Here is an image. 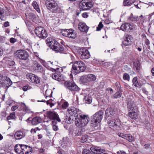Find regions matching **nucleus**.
I'll use <instances>...</instances> for the list:
<instances>
[{"label": "nucleus", "instance_id": "nucleus-1", "mask_svg": "<svg viewBox=\"0 0 154 154\" xmlns=\"http://www.w3.org/2000/svg\"><path fill=\"white\" fill-rule=\"evenodd\" d=\"M85 69V65L83 62L81 61H75L72 66L71 74L75 75L77 73L83 72Z\"/></svg>", "mask_w": 154, "mask_h": 154}, {"label": "nucleus", "instance_id": "nucleus-2", "mask_svg": "<svg viewBox=\"0 0 154 154\" xmlns=\"http://www.w3.org/2000/svg\"><path fill=\"white\" fill-rule=\"evenodd\" d=\"M103 112L102 110H99L92 116L91 122V125L95 129L99 125L103 118Z\"/></svg>", "mask_w": 154, "mask_h": 154}, {"label": "nucleus", "instance_id": "nucleus-3", "mask_svg": "<svg viewBox=\"0 0 154 154\" xmlns=\"http://www.w3.org/2000/svg\"><path fill=\"white\" fill-rule=\"evenodd\" d=\"M47 41L51 48L56 52H61L63 51V47L54 39L48 38L47 39Z\"/></svg>", "mask_w": 154, "mask_h": 154}, {"label": "nucleus", "instance_id": "nucleus-4", "mask_svg": "<svg viewBox=\"0 0 154 154\" xmlns=\"http://www.w3.org/2000/svg\"><path fill=\"white\" fill-rule=\"evenodd\" d=\"M75 119V124L79 128L83 127L87 125L89 120V117L85 115H80L79 117L77 116Z\"/></svg>", "mask_w": 154, "mask_h": 154}, {"label": "nucleus", "instance_id": "nucleus-5", "mask_svg": "<svg viewBox=\"0 0 154 154\" xmlns=\"http://www.w3.org/2000/svg\"><path fill=\"white\" fill-rule=\"evenodd\" d=\"M45 4L47 9L52 12H56L58 9V4L54 0H46Z\"/></svg>", "mask_w": 154, "mask_h": 154}, {"label": "nucleus", "instance_id": "nucleus-6", "mask_svg": "<svg viewBox=\"0 0 154 154\" xmlns=\"http://www.w3.org/2000/svg\"><path fill=\"white\" fill-rule=\"evenodd\" d=\"M15 56L21 60H26L28 59L29 54L26 50L20 49L17 50L15 53Z\"/></svg>", "mask_w": 154, "mask_h": 154}, {"label": "nucleus", "instance_id": "nucleus-7", "mask_svg": "<svg viewBox=\"0 0 154 154\" xmlns=\"http://www.w3.org/2000/svg\"><path fill=\"white\" fill-rule=\"evenodd\" d=\"M35 32L39 38H45L47 37L48 33L45 29L42 26H38L35 29Z\"/></svg>", "mask_w": 154, "mask_h": 154}, {"label": "nucleus", "instance_id": "nucleus-8", "mask_svg": "<svg viewBox=\"0 0 154 154\" xmlns=\"http://www.w3.org/2000/svg\"><path fill=\"white\" fill-rule=\"evenodd\" d=\"M12 83L10 79L5 76H2L1 79V85L6 89L8 88L12 84Z\"/></svg>", "mask_w": 154, "mask_h": 154}, {"label": "nucleus", "instance_id": "nucleus-9", "mask_svg": "<svg viewBox=\"0 0 154 154\" xmlns=\"http://www.w3.org/2000/svg\"><path fill=\"white\" fill-rule=\"evenodd\" d=\"M47 117L51 120L57 121L60 122L61 121L58 114L54 111H48L46 112Z\"/></svg>", "mask_w": 154, "mask_h": 154}, {"label": "nucleus", "instance_id": "nucleus-10", "mask_svg": "<svg viewBox=\"0 0 154 154\" xmlns=\"http://www.w3.org/2000/svg\"><path fill=\"white\" fill-rule=\"evenodd\" d=\"M64 85L66 88L71 91H77L79 90V88L72 82L66 81L64 83Z\"/></svg>", "mask_w": 154, "mask_h": 154}, {"label": "nucleus", "instance_id": "nucleus-11", "mask_svg": "<svg viewBox=\"0 0 154 154\" xmlns=\"http://www.w3.org/2000/svg\"><path fill=\"white\" fill-rule=\"evenodd\" d=\"M62 35L63 36L71 38H75L76 34L75 31L72 29L64 30L62 32Z\"/></svg>", "mask_w": 154, "mask_h": 154}, {"label": "nucleus", "instance_id": "nucleus-12", "mask_svg": "<svg viewBox=\"0 0 154 154\" xmlns=\"http://www.w3.org/2000/svg\"><path fill=\"white\" fill-rule=\"evenodd\" d=\"M80 57L83 59H88L90 57V54L88 50L85 48H81L78 51Z\"/></svg>", "mask_w": 154, "mask_h": 154}, {"label": "nucleus", "instance_id": "nucleus-13", "mask_svg": "<svg viewBox=\"0 0 154 154\" xmlns=\"http://www.w3.org/2000/svg\"><path fill=\"white\" fill-rule=\"evenodd\" d=\"M26 76L27 79H29V81L32 83L38 84L40 82V78L33 74H28L26 75Z\"/></svg>", "mask_w": 154, "mask_h": 154}, {"label": "nucleus", "instance_id": "nucleus-14", "mask_svg": "<svg viewBox=\"0 0 154 154\" xmlns=\"http://www.w3.org/2000/svg\"><path fill=\"white\" fill-rule=\"evenodd\" d=\"M107 123L109 127L111 128H116L120 125V120L117 119L110 120L108 121Z\"/></svg>", "mask_w": 154, "mask_h": 154}, {"label": "nucleus", "instance_id": "nucleus-15", "mask_svg": "<svg viewBox=\"0 0 154 154\" xmlns=\"http://www.w3.org/2000/svg\"><path fill=\"white\" fill-rule=\"evenodd\" d=\"M132 40V36L131 35L127 34L123 38L122 43L125 46L129 45L131 44Z\"/></svg>", "mask_w": 154, "mask_h": 154}, {"label": "nucleus", "instance_id": "nucleus-16", "mask_svg": "<svg viewBox=\"0 0 154 154\" xmlns=\"http://www.w3.org/2000/svg\"><path fill=\"white\" fill-rule=\"evenodd\" d=\"M79 29L82 32H87L88 31L89 27L85 23L83 22L79 23L78 25Z\"/></svg>", "mask_w": 154, "mask_h": 154}, {"label": "nucleus", "instance_id": "nucleus-17", "mask_svg": "<svg viewBox=\"0 0 154 154\" xmlns=\"http://www.w3.org/2000/svg\"><path fill=\"white\" fill-rule=\"evenodd\" d=\"M133 26L129 23H125L122 24L121 26V29L123 31H130L133 29Z\"/></svg>", "mask_w": 154, "mask_h": 154}, {"label": "nucleus", "instance_id": "nucleus-18", "mask_svg": "<svg viewBox=\"0 0 154 154\" xmlns=\"http://www.w3.org/2000/svg\"><path fill=\"white\" fill-rule=\"evenodd\" d=\"M79 111V109L73 107H70L67 110V112L69 114L73 115L74 116H76V114Z\"/></svg>", "mask_w": 154, "mask_h": 154}, {"label": "nucleus", "instance_id": "nucleus-19", "mask_svg": "<svg viewBox=\"0 0 154 154\" xmlns=\"http://www.w3.org/2000/svg\"><path fill=\"white\" fill-rule=\"evenodd\" d=\"M90 149L94 153L96 154H99L104 152V150L99 147L92 146L91 147Z\"/></svg>", "mask_w": 154, "mask_h": 154}, {"label": "nucleus", "instance_id": "nucleus-20", "mask_svg": "<svg viewBox=\"0 0 154 154\" xmlns=\"http://www.w3.org/2000/svg\"><path fill=\"white\" fill-rule=\"evenodd\" d=\"M25 136L24 132L21 131H17L14 134L15 138L17 140H20L24 137Z\"/></svg>", "mask_w": 154, "mask_h": 154}, {"label": "nucleus", "instance_id": "nucleus-21", "mask_svg": "<svg viewBox=\"0 0 154 154\" xmlns=\"http://www.w3.org/2000/svg\"><path fill=\"white\" fill-rule=\"evenodd\" d=\"M127 107L128 111H133L136 108V104L132 100H130L128 102Z\"/></svg>", "mask_w": 154, "mask_h": 154}, {"label": "nucleus", "instance_id": "nucleus-22", "mask_svg": "<svg viewBox=\"0 0 154 154\" xmlns=\"http://www.w3.org/2000/svg\"><path fill=\"white\" fill-rule=\"evenodd\" d=\"M115 113L114 110L112 108H108L106 110L105 114L106 116L109 117Z\"/></svg>", "mask_w": 154, "mask_h": 154}, {"label": "nucleus", "instance_id": "nucleus-23", "mask_svg": "<svg viewBox=\"0 0 154 154\" xmlns=\"http://www.w3.org/2000/svg\"><path fill=\"white\" fill-rule=\"evenodd\" d=\"M42 121V119L39 117H34L32 120V123L33 125H36Z\"/></svg>", "mask_w": 154, "mask_h": 154}, {"label": "nucleus", "instance_id": "nucleus-24", "mask_svg": "<svg viewBox=\"0 0 154 154\" xmlns=\"http://www.w3.org/2000/svg\"><path fill=\"white\" fill-rule=\"evenodd\" d=\"M52 78L59 82L60 81L63 80V78L60 74H57V73L54 74L52 75Z\"/></svg>", "mask_w": 154, "mask_h": 154}, {"label": "nucleus", "instance_id": "nucleus-25", "mask_svg": "<svg viewBox=\"0 0 154 154\" xmlns=\"http://www.w3.org/2000/svg\"><path fill=\"white\" fill-rule=\"evenodd\" d=\"M128 116L131 119H137L138 118V115L137 113L135 111H132L128 113Z\"/></svg>", "mask_w": 154, "mask_h": 154}, {"label": "nucleus", "instance_id": "nucleus-26", "mask_svg": "<svg viewBox=\"0 0 154 154\" xmlns=\"http://www.w3.org/2000/svg\"><path fill=\"white\" fill-rule=\"evenodd\" d=\"M14 149L15 152L19 154H24L23 151L21 149L20 146V145H16L14 147Z\"/></svg>", "mask_w": 154, "mask_h": 154}, {"label": "nucleus", "instance_id": "nucleus-27", "mask_svg": "<svg viewBox=\"0 0 154 154\" xmlns=\"http://www.w3.org/2000/svg\"><path fill=\"white\" fill-rule=\"evenodd\" d=\"M84 101L87 103H90L91 102V97L88 94H86L83 98Z\"/></svg>", "mask_w": 154, "mask_h": 154}, {"label": "nucleus", "instance_id": "nucleus-28", "mask_svg": "<svg viewBox=\"0 0 154 154\" xmlns=\"http://www.w3.org/2000/svg\"><path fill=\"white\" fill-rule=\"evenodd\" d=\"M135 2V0H124L123 2V5L124 6H130Z\"/></svg>", "mask_w": 154, "mask_h": 154}, {"label": "nucleus", "instance_id": "nucleus-29", "mask_svg": "<svg viewBox=\"0 0 154 154\" xmlns=\"http://www.w3.org/2000/svg\"><path fill=\"white\" fill-rule=\"evenodd\" d=\"M132 82L134 85L136 87H140V83L138 82L137 77H134L133 79Z\"/></svg>", "mask_w": 154, "mask_h": 154}, {"label": "nucleus", "instance_id": "nucleus-30", "mask_svg": "<svg viewBox=\"0 0 154 154\" xmlns=\"http://www.w3.org/2000/svg\"><path fill=\"white\" fill-rule=\"evenodd\" d=\"M86 4V2L85 0H82L79 3V7L80 9L85 10V9L86 8V7L85 6V5Z\"/></svg>", "mask_w": 154, "mask_h": 154}, {"label": "nucleus", "instance_id": "nucleus-31", "mask_svg": "<svg viewBox=\"0 0 154 154\" xmlns=\"http://www.w3.org/2000/svg\"><path fill=\"white\" fill-rule=\"evenodd\" d=\"M89 82L94 81L96 79V76L92 74H88L87 75Z\"/></svg>", "mask_w": 154, "mask_h": 154}, {"label": "nucleus", "instance_id": "nucleus-32", "mask_svg": "<svg viewBox=\"0 0 154 154\" xmlns=\"http://www.w3.org/2000/svg\"><path fill=\"white\" fill-rule=\"evenodd\" d=\"M125 139H126L130 142H132L134 140V137L130 134H126Z\"/></svg>", "mask_w": 154, "mask_h": 154}, {"label": "nucleus", "instance_id": "nucleus-33", "mask_svg": "<svg viewBox=\"0 0 154 154\" xmlns=\"http://www.w3.org/2000/svg\"><path fill=\"white\" fill-rule=\"evenodd\" d=\"M32 5L34 9L37 11V12L38 13H39L40 12L39 8L37 2L35 1H34L32 3Z\"/></svg>", "mask_w": 154, "mask_h": 154}, {"label": "nucleus", "instance_id": "nucleus-34", "mask_svg": "<svg viewBox=\"0 0 154 154\" xmlns=\"http://www.w3.org/2000/svg\"><path fill=\"white\" fill-rule=\"evenodd\" d=\"M80 80L83 83H86L89 82L87 75H84L81 77Z\"/></svg>", "mask_w": 154, "mask_h": 154}, {"label": "nucleus", "instance_id": "nucleus-35", "mask_svg": "<svg viewBox=\"0 0 154 154\" xmlns=\"http://www.w3.org/2000/svg\"><path fill=\"white\" fill-rule=\"evenodd\" d=\"M52 123L53 130L55 131H57L59 129V128L58 126L56 125L57 123V121L55 120L52 121Z\"/></svg>", "mask_w": 154, "mask_h": 154}, {"label": "nucleus", "instance_id": "nucleus-36", "mask_svg": "<svg viewBox=\"0 0 154 154\" xmlns=\"http://www.w3.org/2000/svg\"><path fill=\"white\" fill-rule=\"evenodd\" d=\"M1 19L5 20L6 19V15L5 14V11L3 9H1Z\"/></svg>", "mask_w": 154, "mask_h": 154}, {"label": "nucleus", "instance_id": "nucleus-37", "mask_svg": "<svg viewBox=\"0 0 154 154\" xmlns=\"http://www.w3.org/2000/svg\"><path fill=\"white\" fill-rule=\"evenodd\" d=\"M85 6L86 7L85 10H87L91 8L93 6V4L92 2H86V4L85 5Z\"/></svg>", "mask_w": 154, "mask_h": 154}, {"label": "nucleus", "instance_id": "nucleus-38", "mask_svg": "<svg viewBox=\"0 0 154 154\" xmlns=\"http://www.w3.org/2000/svg\"><path fill=\"white\" fill-rule=\"evenodd\" d=\"M88 136L86 135H83L81 137L80 142L82 143H84L86 141L88 140Z\"/></svg>", "mask_w": 154, "mask_h": 154}, {"label": "nucleus", "instance_id": "nucleus-39", "mask_svg": "<svg viewBox=\"0 0 154 154\" xmlns=\"http://www.w3.org/2000/svg\"><path fill=\"white\" fill-rule=\"evenodd\" d=\"M122 93L121 90L119 91H118L116 92L113 95V97L114 98H117L118 97H121L122 95Z\"/></svg>", "mask_w": 154, "mask_h": 154}, {"label": "nucleus", "instance_id": "nucleus-40", "mask_svg": "<svg viewBox=\"0 0 154 154\" xmlns=\"http://www.w3.org/2000/svg\"><path fill=\"white\" fill-rule=\"evenodd\" d=\"M82 154H94V153L91 150L85 149L83 151Z\"/></svg>", "mask_w": 154, "mask_h": 154}, {"label": "nucleus", "instance_id": "nucleus-41", "mask_svg": "<svg viewBox=\"0 0 154 154\" xmlns=\"http://www.w3.org/2000/svg\"><path fill=\"white\" fill-rule=\"evenodd\" d=\"M123 79L124 80L129 81L130 80V76L127 73H124L123 75Z\"/></svg>", "mask_w": 154, "mask_h": 154}, {"label": "nucleus", "instance_id": "nucleus-42", "mask_svg": "<svg viewBox=\"0 0 154 154\" xmlns=\"http://www.w3.org/2000/svg\"><path fill=\"white\" fill-rule=\"evenodd\" d=\"M21 106L22 107H23V109L25 111L27 112H30V111L29 109H28L27 107L26 106L25 104L22 103Z\"/></svg>", "mask_w": 154, "mask_h": 154}, {"label": "nucleus", "instance_id": "nucleus-43", "mask_svg": "<svg viewBox=\"0 0 154 154\" xmlns=\"http://www.w3.org/2000/svg\"><path fill=\"white\" fill-rule=\"evenodd\" d=\"M19 145L20 146L21 149L23 151V152L26 151L27 147H29V146L25 145L19 144Z\"/></svg>", "mask_w": 154, "mask_h": 154}, {"label": "nucleus", "instance_id": "nucleus-44", "mask_svg": "<svg viewBox=\"0 0 154 154\" xmlns=\"http://www.w3.org/2000/svg\"><path fill=\"white\" fill-rule=\"evenodd\" d=\"M15 118V113L14 112L11 113L10 115L7 117L8 119H14Z\"/></svg>", "mask_w": 154, "mask_h": 154}, {"label": "nucleus", "instance_id": "nucleus-45", "mask_svg": "<svg viewBox=\"0 0 154 154\" xmlns=\"http://www.w3.org/2000/svg\"><path fill=\"white\" fill-rule=\"evenodd\" d=\"M137 16H134L132 14H131L130 17V19L132 21H136L137 20Z\"/></svg>", "mask_w": 154, "mask_h": 154}, {"label": "nucleus", "instance_id": "nucleus-46", "mask_svg": "<svg viewBox=\"0 0 154 154\" xmlns=\"http://www.w3.org/2000/svg\"><path fill=\"white\" fill-rule=\"evenodd\" d=\"M103 25L102 23L101 22H100L99 23L98 27L97 28V30L98 31L100 30L103 27Z\"/></svg>", "mask_w": 154, "mask_h": 154}, {"label": "nucleus", "instance_id": "nucleus-47", "mask_svg": "<svg viewBox=\"0 0 154 154\" xmlns=\"http://www.w3.org/2000/svg\"><path fill=\"white\" fill-rule=\"evenodd\" d=\"M115 86L117 87V88H119L118 91H121V86L120 83L119 82H116L115 83Z\"/></svg>", "mask_w": 154, "mask_h": 154}, {"label": "nucleus", "instance_id": "nucleus-48", "mask_svg": "<svg viewBox=\"0 0 154 154\" xmlns=\"http://www.w3.org/2000/svg\"><path fill=\"white\" fill-rule=\"evenodd\" d=\"M37 69L40 72H43V69L41 65H38Z\"/></svg>", "mask_w": 154, "mask_h": 154}, {"label": "nucleus", "instance_id": "nucleus-49", "mask_svg": "<svg viewBox=\"0 0 154 154\" xmlns=\"http://www.w3.org/2000/svg\"><path fill=\"white\" fill-rule=\"evenodd\" d=\"M7 63L10 66H13L15 62L13 60H8L7 61Z\"/></svg>", "mask_w": 154, "mask_h": 154}, {"label": "nucleus", "instance_id": "nucleus-50", "mask_svg": "<svg viewBox=\"0 0 154 154\" xmlns=\"http://www.w3.org/2000/svg\"><path fill=\"white\" fill-rule=\"evenodd\" d=\"M75 117V116L73 115H70L68 119V121L69 122L72 121L73 120Z\"/></svg>", "mask_w": 154, "mask_h": 154}, {"label": "nucleus", "instance_id": "nucleus-51", "mask_svg": "<svg viewBox=\"0 0 154 154\" xmlns=\"http://www.w3.org/2000/svg\"><path fill=\"white\" fill-rule=\"evenodd\" d=\"M68 106V104L67 102H64L63 104H62V108H66Z\"/></svg>", "mask_w": 154, "mask_h": 154}, {"label": "nucleus", "instance_id": "nucleus-52", "mask_svg": "<svg viewBox=\"0 0 154 154\" xmlns=\"http://www.w3.org/2000/svg\"><path fill=\"white\" fill-rule=\"evenodd\" d=\"M29 88V86L28 85H26L23 87V90L24 91H27Z\"/></svg>", "mask_w": 154, "mask_h": 154}, {"label": "nucleus", "instance_id": "nucleus-53", "mask_svg": "<svg viewBox=\"0 0 154 154\" xmlns=\"http://www.w3.org/2000/svg\"><path fill=\"white\" fill-rule=\"evenodd\" d=\"M18 106L17 105H16L14 106H13L11 108L12 111H14L18 108Z\"/></svg>", "mask_w": 154, "mask_h": 154}, {"label": "nucleus", "instance_id": "nucleus-54", "mask_svg": "<svg viewBox=\"0 0 154 154\" xmlns=\"http://www.w3.org/2000/svg\"><path fill=\"white\" fill-rule=\"evenodd\" d=\"M125 134L122 133H119L118 134V135L119 137L124 139L125 138Z\"/></svg>", "mask_w": 154, "mask_h": 154}, {"label": "nucleus", "instance_id": "nucleus-55", "mask_svg": "<svg viewBox=\"0 0 154 154\" xmlns=\"http://www.w3.org/2000/svg\"><path fill=\"white\" fill-rule=\"evenodd\" d=\"M134 63V65H135V64H136L135 66L136 67V70H139L140 68V64H138V63Z\"/></svg>", "mask_w": 154, "mask_h": 154}, {"label": "nucleus", "instance_id": "nucleus-56", "mask_svg": "<svg viewBox=\"0 0 154 154\" xmlns=\"http://www.w3.org/2000/svg\"><path fill=\"white\" fill-rule=\"evenodd\" d=\"M140 21L139 22H143L144 20V18L143 17L142 15L139 16Z\"/></svg>", "mask_w": 154, "mask_h": 154}, {"label": "nucleus", "instance_id": "nucleus-57", "mask_svg": "<svg viewBox=\"0 0 154 154\" xmlns=\"http://www.w3.org/2000/svg\"><path fill=\"white\" fill-rule=\"evenodd\" d=\"M82 16L84 18H87L88 17V13L86 12H85L82 14Z\"/></svg>", "mask_w": 154, "mask_h": 154}, {"label": "nucleus", "instance_id": "nucleus-58", "mask_svg": "<svg viewBox=\"0 0 154 154\" xmlns=\"http://www.w3.org/2000/svg\"><path fill=\"white\" fill-rule=\"evenodd\" d=\"M16 41V39L14 38H11L10 39V42L11 43H14Z\"/></svg>", "mask_w": 154, "mask_h": 154}, {"label": "nucleus", "instance_id": "nucleus-59", "mask_svg": "<svg viewBox=\"0 0 154 154\" xmlns=\"http://www.w3.org/2000/svg\"><path fill=\"white\" fill-rule=\"evenodd\" d=\"M104 64V66L106 67L109 66L110 64V63L109 62L105 63Z\"/></svg>", "mask_w": 154, "mask_h": 154}, {"label": "nucleus", "instance_id": "nucleus-60", "mask_svg": "<svg viewBox=\"0 0 154 154\" xmlns=\"http://www.w3.org/2000/svg\"><path fill=\"white\" fill-rule=\"evenodd\" d=\"M45 63H46L45 65V66L46 67H47V66H48L47 64H49L50 65H51V64H52L53 63V62H51V61H48L47 62Z\"/></svg>", "mask_w": 154, "mask_h": 154}, {"label": "nucleus", "instance_id": "nucleus-61", "mask_svg": "<svg viewBox=\"0 0 154 154\" xmlns=\"http://www.w3.org/2000/svg\"><path fill=\"white\" fill-rule=\"evenodd\" d=\"M117 153L118 154H126L125 152L121 150L118 151Z\"/></svg>", "mask_w": 154, "mask_h": 154}, {"label": "nucleus", "instance_id": "nucleus-62", "mask_svg": "<svg viewBox=\"0 0 154 154\" xmlns=\"http://www.w3.org/2000/svg\"><path fill=\"white\" fill-rule=\"evenodd\" d=\"M4 26L5 27L8 26H9V23L8 22H5L4 23Z\"/></svg>", "mask_w": 154, "mask_h": 154}, {"label": "nucleus", "instance_id": "nucleus-63", "mask_svg": "<svg viewBox=\"0 0 154 154\" xmlns=\"http://www.w3.org/2000/svg\"><path fill=\"white\" fill-rule=\"evenodd\" d=\"M106 90L110 92V94H112L113 92V90L110 88H108L106 89Z\"/></svg>", "mask_w": 154, "mask_h": 154}, {"label": "nucleus", "instance_id": "nucleus-64", "mask_svg": "<svg viewBox=\"0 0 154 154\" xmlns=\"http://www.w3.org/2000/svg\"><path fill=\"white\" fill-rule=\"evenodd\" d=\"M142 91L146 94H148V92L146 91V89L144 88H143Z\"/></svg>", "mask_w": 154, "mask_h": 154}]
</instances>
